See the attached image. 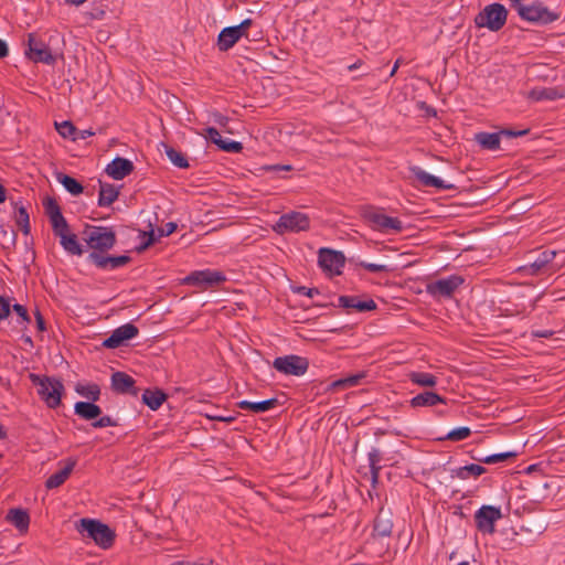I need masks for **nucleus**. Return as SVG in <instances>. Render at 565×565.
Returning a JSON list of instances; mask_svg holds the SVG:
<instances>
[{
    "label": "nucleus",
    "instance_id": "obj_1",
    "mask_svg": "<svg viewBox=\"0 0 565 565\" xmlns=\"http://www.w3.org/2000/svg\"><path fill=\"white\" fill-rule=\"evenodd\" d=\"M83 239L90 249L87 262L97 269L115 270L131 263V257L128 255L115 256L108 253L117 244V235L111 226L86 225Z\"/></svg>",
    "mask_w": 565,
    "mask_h": 565
},
{
    "label": "nucleus",
    "instance_id": "obj_2",
    "mask_svg": "<svg viewBox=\"0 0 565 565\" xmlns=\"http://www.w3.org/2000/svg\"><path fill=\"white\" fill-rule=\"evenodd\" d=\"M382 211L383 209L365 205L361 207V217L373 231L384 234H398L403 232V222L398 217L384 214Z\"/></svg>",
    "mask_w": 565,
    "mask_h": 565
},
{
    "label": "nucleus",
    "instance_id": "obj_3",
    "mask_svg": "<svg viewBox=\"0 0 565 565\" xmlns=\"http://www.w3.org/2000/svg\"><path fill=\"white\" fill-rule=\"evenodd\" d=\"M29 377L32 384L39 386L38 394L47 407L56 408L61 405V398L65 388L60 379L34 373H31Z\"/></svg>",
    "mask_w": 565,
    "mask_h": 565
},
{
    "label": "nucleus",
    "instance_id": "obj_4",
    "mask_svg": "<svg viewBox=\"0 0 565 565\" xmlns=\"http://www.w3.org/2000/svg\"><path fill=\"white\" fill-rule=\"evenodd\" d=\"M77 530L104 550L111 547L115 542V532L107 524L98 520L81 519Z\"/></svg>",
    "mask_w": 565,
    "mask_h": 565
},
{
    "label": "nucleus",
    "instance_id": "obj_5",
    "mask_svg": "<svg viewBox=\"0 0 565 565\" xmlns=\"http://www.w3.org/2000/svg\"><path fill=\"white\" fill-rule=\"evenodd\" d=\"M26 46L24 54L30 61L46 65H54L56 63V56L39 34L29 33Z\"/></svg>",
    "mask_w": 565,
    "mask_h": 565
},
{
    "label": "nucleus",
    "instance_id": "obj_6",
    "mask_svg": "<svg viewBox=\"0 0 565 565\" xmlns=\"http://www.w3.org/2000/svg\"><path fill=\"white\" fill-rule=\"evenodd\" d=\"M508 10L501 3L494 2L487 6L477 17L478 26L488 28L491 31H499L507 22Z\"/></svg>",
    "mask_w": 565,
    "mask_h": 565
},
{
    "label": "nucleus",
    "instance_id": "obj_7",
    "mask_svg": "<svg viewBox=\"0 0 565 565\" xmlns=\"http://www.w3.org/2000/svg\"><path fill=\"white\" fill-rule=\"evenodd\" d=\"M515 11L522 20L541 25L553 23L559 19V13L550 11L548 8L541 2L519 6Z\"/></svg>",
    "mask_w": 565,
    "mask_h": 565
},
{
    "label": "nucleus",
    "instance_id": "obj_8",
    "mask_svg": "<svg viewBox=\"0 0 565 565\" xmlns=\"http://www.w3.org/2000/svg\"><path fill=\"white\" fill-rule=\"evenodd\" d=\"M273 367L284 375L301 376L309 369V360L305 356L288 354L276 358Z\"/></svg>",
    "mask_w": 565,
    "mask_h": 565
},
{
    "label": "nucleus",
    "instance_id": "obj_9",
    "mask_svg": "<svg viewBox=\"0 0 565 565\" xmlns=\"http://www.w3.org/2000/svg\"><path fill=\"white\" fill-rule=\"evenodd\" d=\"M309 227L310 218L307 214L301 212H289L282 214L273 228L277 234L281 235L287 232L298 233L301 231H307Z\"/></svg>",
    "mask_w": 565,
    "mask_h": 565
},
{
    "label": "nucleus",
    "instance_id": "obj_10",
    "mask_svg": "<svg viewBox=\"0 0 565 565\" xmlns=\"http://www.w3.org/2000/svg\"><path fill=\"white\" fill-rule=\"evenodd\" d=\"M555 256V250H542L531 263L520 267L519 270L529 276L553 274L558 269V267L552 263Z\"/></svg>",
    "mask_w": 565,
    "mask_h": 565
},
{
    "label": "nucleus",
    "instance_id": "obj_11",
    "mask_svg": "<svg viewBox=\"0 0 565 565\" xmlns=\"http://www.w3.org/2000/svg\"><path fill=\"white\" fill-rule=\"evenodd\" d=\"M226 281L225 275L220 270L204 269L190 273L183 282L189 286H196L202 290L218 286Z\"/></svg>",
    "mask_w": 565,
    "mask_h": 565
},
{
    "label": "nucleus",
    "instance_id": "obj_12",
    "mask_svg": "<svg viewBox=\"0 0 565 565\" xmlns=\"http://www.w3.org/2000/svg\"><path fill=\"white\" fill-rule=\"evenodd\" d=\"M500 519H502L501 509L494 505H482L475 513L476 527L483 534H493L495 522Z\"/></svg>",
    "mask_w": 565,
    "mask_h": 565
},
{
    "label": "nucleus",
    "instance_id": "obj_13",
    "mask_svg": "<svg viewBox=\"0 0 565 565\" xmlns=\"http://www.w3.org/2000/svg\"><path fill=\"white\" fill-rule=\"evenodd\" d=\"M318 264L323 271L341 275L345 264V257L342 252L321 247L318 252Z\"/></svg>",
    "mask_w": 565,
    "mask_h": 565
},
{
    "label": "nucleus",
    "instance_id": "obj_14",
    "mask_svg": "<svg viewBox=\"0 0 565 565\" xmlns=\"http://www.w3.org/2000/svg\"><path fill=\"white\" fill-rule=\"evenodd\" d=\"M139 329L132 323H126L113 331V333L103 341V347L107 349H116L121 347L126 341L137 337Z\"/></svg>",
    "mask_w": 565,
    "mask_h": 565
},
{
    "label": "nucleus",
    "instance_id": "obj_15",
    "mask_svg": "<svg viewBox=\"0 0 565 565\" xmlns=\"http://www.w3.org/2000/svg\"><path fill=\"white\" fill-rule=\"evenodd\" d=\"M462 282L463 279L460 276L452 275L428 284L427 292L434 297H450Z\"/></svg>",
    "mask_w": 565,
    "mask_h": 565
},
{
    "label": "nucleus",
    "instance_id": "obj_16",
    "mask_svg": "<svg viewBox=\"0 0 565 565\" xmlns=\"http://www.w3.org/2000/svg\"><path fill=\"white\" fill-rule=\"evenodd\" d=\"M53 233L60 238V244L68 254L77 256L84 254V247L78 243L76 235L70 232L67 223L63 228L53 230Z\"/></svg>",
    "mask_w": 565,
    "mask_h": 565
},
{
    "label": "nucleus",
    "instance_id": "obj_17",
    "mask_svg": "<svg viewBox=\"0 0 565 565\" xmlns=\"http://www.w3.org/2000/svg\"><path fill=\"white\" fill-rule=\"evenodd\" d=\"M134 377L125 372L117 371L111 374V390L118 394H130L137 396L139 390L136 387Z\"/></svg>",
    "mask_w": 565,
    "mask_h": 565
},
{
    "label": "nucleus",
    "instance_id": "obj_18",
    "mask_svg": "<svg viewBox=\"0 0 565 565\" xmlns=\"http://www.w3.org/2000/svg\"><path fill=\"white\" fill-rule=\"evenodd\" d=\"M135 169L132 161L122 157H116L106 167V173L114 180H122L129 175Z\"/></svg>",
    "mask_w": 565,
    "mask_h": 565
},
{
    "label": "nucleus",
    "instance_id": "obj_19",
    "mask_svg": "<svg viewBox=\"0 0 565 565\" xmlns=\"http://www.w3.org/2000/svg\"><path fill=\"white\" fill-rule=\"evenodd\" d=\"M409 172L423 186L443 190H449L454 188L452 184H446L444 180L433 174H429L428 172L424 171L422 168L417 166L411 167Z\"/></svg>",
    "mask_w": 565,
    "mask_h": 565
},
{
    "label": "nucleus",
    "instance_id": "obj_20",
    "mask_svg": "<svg viewBox=\"0 0 565 565\" xmlns=\"http://www.w3.org/2000/svg\"><path fill=\"white\" fill-rule=\"evenodd\" d=\"M392 512L382 508L374 519L373 535L379 537H388L392 534Z\"/></svg>",
    "mask_w": 565,
    "mask_h": 565
},
{
    "label": "nucleus",
    "instance_id": "obj_21",
    "mask_svg": "<svg viewBox=\"0 0 565 565\" xmlns=\"http://www.w3.org/2000/svg\"><path fill=\"white\" fill-rule=\"evenodd\" d=\"M339 307L344 309H354L359 312H366L375 310L377 306L373 299L362 300L358 296H340Z\"/></svg>",
    "mask_w": 565,
    "mask_h": 565
},
{
    "label": "nucleus",
    "instance_id": "obj_22",
    "mask_svg": "<svg viewBox=\"0 0 565 565\" xmlns=\"http://www.w3.org/2000/svg\"><path fill=\"white\" fill-rule=\"evenodd\" d=\"M43 206L45 209V213L50 218L52 230L63 228L66 226V220L62 214L61 207L57 204L56 200L53 198H46L43 201Z\"/></svg>",
    "mask_w": 565,
    "mask_h": 565
},
{
    "label": "nucleus",
    "instance_id": "obj_23",
    "mask_svg": "<svg viewBox=\"0 0 565 565\" xmlns=\"http://www.w3.org/2000/svg\"><path fill=\"white\" fill-rule=\"evenodd\" d=\"M75 465H76L75 459H72V458L67 459L64 468L54 472L46 479V481H45L46 489L51 490V489H55V488H58L60 486H62L67 480L70 475L72 473Z\"/></svg>",
    "mask_w": 565,
    "mask_h": 565
},
{
    "label": "nucleus",
    "instance_id": "obj_24",
    "mask_svg": "<svg viewBox=\"0 0 565 565\" xmlns=\"http://www.w3.org/2000/svg\"><path fill=\"white\" fill-rule=\"evenodd\" d=\"M242 36L238 34V29L233 26L224 28L217 36V47L221 52H226L233 47Z\"/></svg>",
    "mask_w": 565,
    "mask_h": 565
},
{
    "label": "nucleus",
    "instance_id": "obj_25",
    "mask_svg": "<svg viewBox=\"0 0 565 565\" xmlns=\"http://www.w3.org/2000/svg\"><path fill=\"white\" fill-rule=\"evenodd\" d=\"M280 405L278 398L273 397L260 402L241 401L237 406L242 409L250 411L255 414L265 413Z\"/></svg>",
    "mask_w": 565,
    "mask_h": 565
},
{
    "label": "nucleus",
    "instance_id": "obj_26",
    "mask_svg": "<svg viewBox=\"0 0 565 565\" xmlns=\"http://www.w3.org/2000/svg\"><path fill=\"white\" fill-rule=\"evenodd\" d=\"M6 520L13 524L20 532H26L30 525V515L21 508L10 509Z\"/></svg>",
    "mask_w": 565,
    "mask_h": 565
},
{
    "label": "nucleus",
    "instance_id": "obj_27",
    "mask_svg": "<svg viewBox=\"0 0 565 565\" xmlns=\"http://www.w3.org/2000/svg\"><path fill=\"white\" fill-rule=\"evenodd\" d=\"M74 413L85 420H96L102 415V408L95 402H77Z\"/></svg>",
    "mask_w": 565,
    "mask_h": 565
},
{
    "label": "nucleus",
    "instance_id": "obj_28",
    "mask_svg": "<svg viewBox=\"0 0 565 565\" xmlns=\"http://www.w3.org/2000/svg\"><path fill=\"white\" fill-rule=\"evenodd\" d=\"M438 403H446L445 398L440 396L439 394L430 391H426L423 393L417 394L411 399V406L412 407H427V406H434Z\"/></svg>",
    "mask_w": 565,
    "mask_h": 565
},
{
    "label": "nucleus",
    "instance_id": "obj_29",
    "mask_svg": "<svg viewBox=\"0 0 565 565\" xmlns=\"http://www.w3.org/2000/svg\"><path fill=\"white\" fill-rule=\"evenodd\" d=\"M487 472V469L478 463L466 465L451 470V477L458 479L478 478L479 476Z\"/></svg>",
    "mask_w": 565,
    "mask_h": 565
},
{
    "label": "nucleus",
    "instance_id": "obj_30",
    "mask_svg": "<svg viewBox=\"0 0 565 565\" xmlns=\"http://www.w3.org/2000/svg\"><path fill=\"white\" fill-rule=\"evenodd\" d=\"M168 395L160 388L146 390L142 394V402L151 409L157 411L161 407Z\"/></svg>",
    "mask_w": 565,
    "mask_h": 565
},
{
    "label": "nucleus",
    "instance_id": "obj_31",
    "mask_svg": "<svg viewBox=\"0 0 565 565\" xmlns=\"http://www.w3.org/2000/svg\"><path fill=\"white\" fill-rule=\"evenodd\" d=\"M364 377H365V373L364 372H360V373H356V374H353V375H349V376L339 379L337 381H333L329 385L328 390H330V391H340V390H345V388H349V387H354V386L359 385Z\"/></svg>",
    "mask_w": 565,
    "mask_h": 565
},
{
    "label": "nucleus",
    "instance_id": "obj_32",
    "mask_svg": "<svg viewBox=\"0 0 565 565\" xmlns=\"http://www.w3.org/2000/svg\"><path fill=\"white\" fill-rule=\"evenodd\" d=\"M118 195L119 191L115 188V185L100 182L98 205L109 206L118 199Z\"/></svg>",
    "mask_w": 565,
    "mask_h": 565
},
{
    "label": "nucleus",
    "instance_id": "obj_33",
    "mask_svg": "<svg viewBox=\"0 0 565 565\" xmlns=\"http://www.w3.org/2000/svg\"><path fill=\"white\" fill-rule=\"evenodd\" d=\"M475 140L487 150H497L500 148V134L499 132H479L476 135Z\"/></svg>",
    "mask_w": 565,
    "mask_h": 565
},
{
    "label": "nucleus",
    "instance_id": "obj_34",
    "mask_svg": "<svg viewBox=\"0 0 565 565\" xmlns=\"http://www.w3.org/2000/svg\"><path fill=\"white\" fill-rule=\"evenodd\" d=\"M56 180L73 195H78L83 192V185L73 177L63 172L56 173Z\"/></svg>",
    "mask_w": 565,
    "mask_h": 565
},
{
    "label": "nucleus",
    "instance_id": "obj_35",
    "mask_svg": "<svg viewBox=\"0 0 565 565\" xmlns=\"http://www.w3.org/2000/svg\"><path fill=\"white\" fill-rule=\"evenodd\" d=\"M15 211H14V220L15 224L20 227L23 234L28 235L30 234L31 227H30V216L26 211V207L22 204L14 203Z\"/></svg>",
    "mask_w": 565,
    "mask_h": 565
},
{
    "label": "nucleus",
    "instance_id": "obj_36",
    "mask_svg": "<svg viewBox=\"0 0 565 565\" xmlns=\"http://www.w3.org/2000/svg\"><path fill=\"white\" fill-rule=\"evenodd\" d=\"M367 457L372 482L376 483L380 478V471L382 469V467L380 466V461L382 460V452L377 448H372L369 451Z\"/></svg>",
    "mask_w": 565,
    "mask_h": 565
},
{
    "label": "nucleus",
    "instance_id": "obj_37",
    "mask_svg": "<svg viewBox=\"0 0 565 565\" xmlns=\"http://www.w3.org/2000/svg\"><path fill=\"white\" fill-rule=\"evenodd\" d=\"M518 456L515 451H505V452H499L489 455L486 457H472L475 460L486 463V465H494L498 462H503L510 459H514Z\"/></svg>",
    "mask_w": 565,
    "mask_h": 565
},
{
    "label": "nucleus",
    "instance_id": "obj_38",
    "mask_svg": "<svg viewBox=\"0 0 565 565\" xmlns=\"http://www.w3.org/2000/svg\"><path fill=\"white\" fill-rule=\"evenodd\" d=\"M409 380L419 386L433 387L437 384V377L431 373L426 372H413L409 375Z\"/></svg>",
    "mask_w": 565,
    "mask_h": 565
},
{
    "label": "nucleus",
    "instance_id": "obj_39",
    "mask_svg": "<svg viewBox=\"0 0 565 565\" xmlns=\"http://www.w3.org/2000/svg\"><path fill=\"white\" fill-rule=\"evenodd\" d=\"M166 149V154L169 158V160L178 168L186 169L189 168V162L185 156L180 152L179 150L174 149L173 147H170L168 145H163Z\"/></svg>",
    "mask_w": 565,
    "mask_h": 565
},
{
    "label": "nucleus",
    "instance_id": "obj_40",
    "mask_svg": "<svg viewBox=\"0 0 565 565\" xmlns=\"http://www.w3.org/2000/svg\"><path fill=\"white\" fill-rule=\"evenodd\" d=\"M76 392L79 395L88 398L90 402H97L99 401L100 397V387L95 383L87 385H77Z\"/></svg>",
    "mask_w": 565,
    "mask_h": 565
},
{
    "label": "nucleus",
    "instance_id": "obj_41",
    "mask_svg": "<svg viewBox=\"0 0 565 565\" xmlns=\"http://www.w3.org/2000/svg\"><path fill=\"white\" fill-rule=\"evenodd\" d=\"M471 435L469 427L462 426L450 430L445 437H439V440L460 441L467 439Z\"/></svg>",
    "mask_w": 565,
    "mask_h": 565
},
{
    "label": "nucleus",
    "instance_id": "obj_42",
    "mask_svg": "<svg viewBox=\"0 0 565 565\" xmlns=\"http://www.w3.org/2000/svg\"><path fill=\"white\" fill-rule=\"evenodd\" d=\"M57 132L63 138H71L73 140L74 135L76 134L77 129L76 127L68 120H65L61 124H55Z\"/></svg>",
    "mask_w": 565,
    "mask_h": 565
},
{
    "label": "nucleus",
    "instance_id": "obj_43",
    "mask_svg": "<svg viewBox=\"0 0 565 565\" xmlns=\"http://www.w3.org/2000/svg\"><path fill=\"white\" fill-rule=\"evenodd\" d=\"M11 309L19 317L18 323L23 324V326H26L28 323H30L31 318H30V315L24 306H22L20 303H14L13 306H11Z\"/></svg>",
    "mask_w": 565,
    "mask_h": 565
},
{
    "label": "nucleus",
    "instance_id": "obj_44",
    "mask_svg": "<svg viewBox=\"0 0 565 565\" xmlns=\"http://www.w3.org/2000/svg\"><path fill=\"white\" fill-rule=\"evenodd\" d=\"M1 233H2V236H3V241H2L3 248L13 247L15 245V241H17V233H15V231L12 230V228L7 230L4 227H1Z\"/></svg>",
    "mask_w": 565,
    "mask_h": 565
},
{
    "label": "nucleus",
    "instance_id": "obj_45",
    "mask_svg": "<svg viewBox=\"0 0 565 565\" xmlns=\"http://www.w3.org/2000/svg\"><path fill=\"white\" fill-rule=\"evenodd\" d=\"M220 149L230 153H238L243 150V145L235 140H226L223 139L222 145H220Z\"/></svg>",
    "mask_w": 565,
    "mask_h": 565
},
{
    "label": "nucleus",
    "instance_id": "obj_46",
    "mask_svg": "<svg viewBox=\"0 0 565 565\" xmlns=\"http://www.w3.org/2000/svg\"><path fill=\"white\" fill-rule=\"evenodd\" d=\"M114 426H118V422L108 415L99 416L95 422L92 423V427L94 428H105Z\"/></svg>",
    "mask_w": 565,
    "mask_h": 565
},
{
    "label": "nucleus",
    "instance_id": "obj_47",
    "mask_svg": "<svg viewBox=\"0 0 565 565\" xmlns=\"http://www.w3.org/2000/svg\"><path fill=\"white\" fill-rule=\"evenodd\" d=\"M360 266L370 273H387L392 269L385 264H374L367 262H361Z\"/></svg>",
    "mask_w": 565,
    "mask_h": 565
},
{
    "label": "nucleus",
    "instance_id": "obj_48",
    "mask_svg": "<svg viewBox=\"0 0 565 565\" xmlns=\"http://www.w3.org/2000/svg\"><path fill=\"white\" fill-rule=\"evenodd\" d=\"M532 96L536 100H543V99L552 100V99L556 98V90L553 88H543L540 90H533Z\"/></svg>",
    "mask_w": 565,
    "mask_h": 565
},
{
    "label": "nucleus",
    "instance_id": "obj_49",
    "mask_svg": "<svg viewBox=\"0 0 565 565\" xmlns=\"http://www.w3.org/2000/svg\"><path fill=\"white\" fill-rule=\"evenodd\" d=\"M205 138L206 140L211 141L212 143L216 145L220 148V145L223 142V138L218 130L214 127H207L205 129Z\"/></svg>",
    "mask_w": 565,
    "mask_h": 565
},
{
    "label": "nucleus",
    "instance_id": "obj_50",
    "mask_svg": "<svg viewBox=\"0 0 565 565\" xmlns=\"http://www.w3.org/2000/svg\"><path fill=\"white\" fill-rule=\"evenodd\" d=\"M11 312L9 298L0 296V321L7 319Z\"/></svg>",
    "mask_w": 565,
    "mask_h": 565
},
{
    "label": "nucleus",
    "instance_id": "obj_51",
    "mask_svg": "<svg viewBox=\"0 0 565 565\" xmlns=\"http://www.w3.org/2000/svg\"><path fill=\"white\" fill-rule=\"evenodd\" d=\"M292 292L298 295H305L307 297L312 298L315 295H319L320 291L318 288H308L306 286H296L291 287Z\"/></svg>",
    "mask_w": 565,
    "mask_h": 565
},
{
    "label": "nucleus",
    "instance_id": "obj_52",
    "mask_svg": "<svg viewBox=\"0 0 565 565\" xmlns=\"http://www.w3.org/2000/svg\"><path fill=\"white\" fill-rule=\"evenodd\" d=\"M529 132H530L529 128L522 129V130H514V129H510V128H504V129H501L499 131L500 136H505V137H509V138H516V137L526 136Z\"/></svg>",
    "mask_w": 565,
    "mask_h": 565
},
{
    "label": "nucleus",
    "instance_id": "obj_53",
    "mask_svg": "<svg viewBox=\"0 0 565 565\" xmlns=\"http://www.w3.org/2000/svg\"><path fill=\"white\" fill-rule=\"evenodd\" d=\"M141 235L143 237L147 236V241L143 242L139 247H137V250L138 252H142L145 249H147L149 246H151L154 242H156V237H154V233L153 231H150V232H141Z\"/></svg>",
    "mask_w": 565,
    "mask_h": 565
},
{
    "label": "nucleus",
    "instance_id": "obj_54",
    "mask_svg": "<svg viewBox=\"0 0 565 565\" xmlns=\"http://www.w3.org/2000/svg\"><path fill=\"white\" fill-rule=\"evenodd\" d=\"M263 169L267 172L279 173L281 171H291L294 168L290 164H271V166H265Z\"/></svg>",
    "mask_w": 565,
    "mask_h": 565
},
{
    "label": "nucleus",
    "instance_id": "obj_55",
    "mask_svg": "<svg viewBox=\"0 0 565 565\" xmlns=\"http://www.w3.org/2000/svg\"><path fill=\"white\" fill-rule=\"evenodd\" d=\"M252 24V19H245L238 25H234L233 28L238 29V34L243 38L247 35V30L250 28Z\"/></svg>",
    "mask_w": 565,
    "mask_h": 565
},
{
    "label": "nucleus",
    "instance_id": "obj_56",
    "mask_svg": "<svg viewBox=\"0 0 565 565\" xmlns=\"http://www.w3.org/2000/svg\"><path fill=\"white\" fill-rule=\"evenodd\" d=\"M177 224L174 222H168L162 227L159 228L160 236H169L177 230Z\"/></svg>",
    "mask_w": 565,
    "mask_h": 565
},
{
    "label": "nucleus",
    "instance_id": "obj_57",
    "mask_svg": "<svg viewBox=\"0 0 565 565\" xmlns=\"http://www.w3.org/2000/svg\"><path fill=\"white\" fill-rule=\"evenodd\" d=\"M34 316H35L38 330L41 332L45 331L46 330L45 320H44L42 313L40 312V310L36 309L34 312Z\"/></svg>",
    "mask_w": 565,
    "mask_h": 565
},
{
    "label": "nucleus",
    "instance_id": "obj_58",
    "mask_svg": "<svg viewBox=\"0 0 565 565\" xmlns=\"http://www.w3.org/2000/svg\"><path fill=\"white\" fill-rule=\"evenodd\" d=\"M95 135V131H93L92 129H83V130H79V131H76V134L74 135L73 137V140H84L88 137H92Z\"/></svg>",
    "mask_w": 565,
    "mask_h": 565
},
{
    "label": "nucleus",
    "instance_id": "obj_59",
    "mask_svg": "<svg viewBox=\"0 0 565 565\" xmlns=\"http://www.w3.org/2000/svg\"><path fill=\"white\" fill-rule=\"evenodd\" d=\"M554 334L552 330H534L532 331V335L534 338H551Z\"/></svg>",
    "mask_w": 565,
    "mask_h": 565
},
{
    "label": "nucleus",
    "instance_id": "obj_60",
    "mask_svg": "<svg viewBox=\"0 0 565 565\" xmlns=\"http://www.w3.org/2000/svg\"><path fill=\"white\" fill-rule=\"evenodd\" d=\"M214 121L220 126L225 127L228 124L230 118L220 113H216L214 114Z\"/></svg>",
    "mask_w": 565,
    "mask_h": 565
},
{
    "label": "nucleus",
    "instance_id": "obj_61",
    "mask_svg": "<svg viewBox=\"0 0 565 565\" xmlns=\"http://www.w3.org/2000/svg\"><path fill=\"white\" fill-rule=\"evenodd\" d=\"M9 55V47L6 41L0 39V58H4Z\"/></svg>",
    "mask_w": 565,
    "mask_h": 565
},
{
    "label": "nucleus",
    "instance_id": "obj_62",
    "mask_svg": "<svg viewBox=\"0 0 565 565\" xmlns=\"http://www.w3.org/2000/svg\"><path fill=\"white\" fill-rule=\"evenodd\" d=\"M401 63H402V60H401V58H397V60H396V62L394 63V66H393V68H392V71H391L390 76H394V75H395V73L397 72V70H398V67H399Z\"/></svg>",
    "mask_w": 565,
    "mask_h": 565
},
{
    "label": "nucleus",
    "instance_id": "obj_63",
    "mask_svg": "<svg viewBox=\"0 0 565 565\" xmlns=\"http://www.w3.org/2000/svg\"><path fill=\"white\" fill-rule=\"evenodd\" d=\"M362 65V61L361 60H358L355 63L351 64L348 66V70L349 71H354L356 68H359L360 66Z\"/></svg>",
    "mask_w": 565,
    "mask_h": 565
},
{
    "label": "nucleus",
    "instance_id": "obj_64",
    "mask_svg": "<svg viewBox=\"0 0 565 565\" xmlns=\"http://www.w3.org/2000/svg\"><path fill=\"white\" fill-rule=\"evenodd\" d=\"M511 1V7L515 10L519 8V6H524V3L522 2L523 0H510Z\"/></svg>",
    "mask_w": 565,
    "mask_h": 565
}]
</instances>
